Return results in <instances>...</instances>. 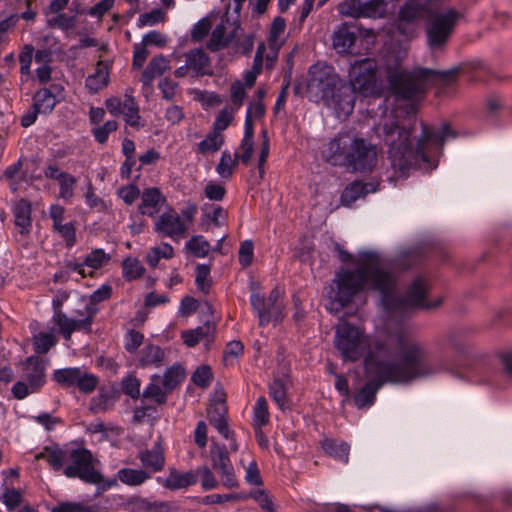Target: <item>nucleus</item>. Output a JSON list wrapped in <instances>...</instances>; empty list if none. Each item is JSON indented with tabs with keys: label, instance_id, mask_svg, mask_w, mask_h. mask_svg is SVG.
Returning <instances> with one entry per match:
<instances>
[{
	"label": "nucleus",
	"instance_id": "obj_46",
	"mask_svg": "<svg viewBox=\"0 0 512 512\" xmlns=\"http://www.w3.org/2000/svg\"><path fill=\"white\" fill-rule=\"evenodd\" d=\"M185 378V371L180 365H174L167 369L162 378L163 386L166 390L172 391L175 389Z\"/></svg>",
	"mask_w": 512,
	"mask_h": 512
},
{
	"label": "nucleus",
	"instance_id": "obj_6",
	"mask_svg": "<svg viewBox=\"0 0 512 512\" xmlns=\"http://www.w3.org/2000/svg\"><path fill=\"white\" fill-rule=\"evenodd\" d=\"M457 70L437 71L416 67L411 71L393 69L388 72V82L394 93L405 100H418L432 85H450Z\"/></svg>",
	"mask_w": 512,
	"mask_h": 512
},
{
	"label": "nucleus",
	"instance_id": "obj_21",
	"mask_svg": "<svg viewBox=\"0 0 512 512\" xmlns=\"http://www.w3.org/2000/svg\"><path fill=\"white\" fill-rule=\"evenodd\" d=\"M157 482L166 489L176 491L195 485V475L192 470L181 472L175 467H170L167 477H158Z\"/></svg>",
	"mask_w": 512,
	"mask_h": 512
},
{
	"label": "nucleus",
	"instance_id": "obj_50",
	"mask_svg": "<svg viewBox=\"0 0 512 512\" xmlns=\"http://www.w3.org/2000/svg\"><path fill=\"white\" fill-rule=\"evenodd\" d=\"M78 369V367H73L55 370L53 379L64 387H74Z\"/></svg>",
	"mask_w": 512,
	"mask_h": 512
},
{
	"label": "nucleus",
	"instance_id": "obj_44",
	"mask_svg": "<svg viewBox=\"0 0 512 512\" xmlns=\"http://www.w3.org/2000/svg\"><path fill=\"white\" fill-rule=\"evenodd\" d=\"M163 358L164 352L159 346L147 345L141 351L140 363L142 366L158 365Z\"/></svg>",
	"mask_w": 512,
	"mask_h": 512
},
{
	"label": "nucleus",
	"instance_id": "obj_59",
	"mask_svg": "<svg viewBox=\"0 0 512 512\" xmlns=\"http://www.w3.org/2000/svg\"><path fill=\"white\" fill-rule=\"evenodd\" d=\"M117 128L118 124L116 121H107L102 126L94 128L93 135L100 144H104L107 142L109 134L116 131Z\"/></svg>",
	"mask_w": 512,
	"mask_h": 512
},
{
	"label": "nucleus",
	"instance_id": "obj_45",
	"mask_svg": "<svg viewBox=\"0 0 512 512\" xmlns=\"http://www.w3.org/2000/svg\"><path fill=\"white\" fill-rule=\"evenodd\" d=\"M185 248L195 257L204 258L210 251V244L203 236L197 235L186 242Z\"/></svg>",
	"mask_w": 512,
	"mask_h": 512
},
{
	"label": "nucleus",
	"instance_id": "obj_63",
	"mask_svg": "<svg viewBox=\"0 0 512 512\" xmlns=\"http://www.w3.org/2000/svg\"><path fill=\"white\" fill-rule=\"evenodd\" d=\"M251 497L259 504L264 512H275L272 498L265 490H256L251 493Z\"/></svg>",
	"mask_w": 512,
	"mask_h": 512
},
{
	"label": "nucleus",
	"instance_id": "obj_23",
	"mask_svg": "<svg viewBox=\"0 0 512 512\" xmlns=\"http://www.w3.org/2000/svg\"><path fill=\"white\" fill-rule=\"evenodd\" d=\"M357 39L356 33L347 25L339 26L332 35V46L339 54L349 53Z\"/></svg>",
	"mask_w": 512,
	"mask_h": 512
},
{
	"label": "nucleus",
	"instance_id": "obj_11",
	"mask_svg": "<svg viewBox=\"0 0 512 512\" xmlns=\"http://www.w3.org/2000/svg\"><path fill=\"white\" fill-rule=\"evenodd\" d=\"M45 363L37 356L28 357L22 363V380L12 387V394L22 400L29 394L38 392L45 384Z\"/></svg>",
	"mask_w": 512,
	"mask_h": 512
},
{
	"label": "nucleus",
	"instance_id": "obj_48",
	"mask_svg": "<svg viewBox=\"0 0 512 512\" xmlns=\"http://www.w3.org/2000/svg\"><path fill=\"white\" fill-rule=\"evenodd\" d=\"M210 331L211 327L206 324L195 329L183 331L181 337L187 346L194 347L200 342V340L208 336Z\"/></svg>",
	"mask_w": 512,
	"mask_h": 512
},
{
	"label": "nucleus",
	"instance_id": "obj_4",
	"mask_svg": "<svg viewBox=\"0 0 512 512\" xmlns=\"http://www.w3.org/2000/svg\"><path fill=\"white\" fill-rule=\"evenodd\" d=\"M320 153L326 163L350 172L370 173L379 161L377 145L352 131L330 138L323 143Z\"/></svg>",
	"mask_w": 512,
	"mask_h": 512
},
{
	"label": "nucleus",
	"instance_id": "obj_43",
	"mask_svg": "<svg viewBox=\"0 0 512 512\" xmlns=\"http://www.w3.org/2000/svg\"><path fill=\"white\" fill-rule=\"evenodd\" d=\"M98 385V378L81 368L78 369L74 387L85 394H89L95 390Z\"/></svg>",
	"mask_w": 512,
	"mask_h": 512
},
{
	"label": "nucleus",
	"instance_id": "obj_41",
	"mask_svg": "<svg viewBox=\"0 0 512 512\" xmlns=\"http://www.w3.org/2000/svg\"><path fill=\"white\" fill-rule=\"evenodd\" d=\"M192 471L195 475V484L200 481L204 490H212L218 487L219 481L208 466H199Z\"/></svg>",
	"mask_w": 512,
	"mask_h": 512
},
{
	"label": "nucleus",
	"instance_id": "obj_38",
	"mask_svg": "<svg viewBox=\"0 0 512 512\" xmlns=\"http://www.w3.org/2000/svg\"><path fill=\"white\" fill-rule=\"evenodd\" d=\"M173 255V247L168 243H162L159 246L150 248L145 259L152 268H155L158 265L160 259H170L173 257Z\"/></svg>",
	"mask_w": 512,
	"mask_h": 512
},
{
	"label": "nucleus",
	"instance_id": "obj_13",
	"mask_svg": "<svg viewBox=\"0 0 512 512\" xmlns=\"http://www.w3.org/2000/svg\"><path fill=\"white\" fill-rule=\"evenodd\" d=\"M282 292L278 288H274L267 298L253 293L250 302L258 315L259 324L264 326L270 322H278L283 317V303L281 301Z\"/></svg>",
	"mask_w": 512,
	"mask_h": 512
},
{
	"label": "nucleus",
	"instance_id": "obj_30",
	"mask_svg": "<svg viewBox=\"0 0 512 512\" xmlns=\"http://www.w3.org/2000/svg\"><path fill=\"white\" fill-rule=\"evenodd\" d=\"M117 478L127 486H140L151 478V473L144 469L121 468L117 471Z\"/></svg>",
	"mask_w": 512,
	"mask_h": 512
},
{
	"label": "nucleus",
	"instance_id": "obj_3",
	"mask_svg": "<svg viewBox=\"0 0 512 512\" xmlns=\"http://www.w3.org/2000/svg\"><path fill=\"white\" fill-rule=\"evenodd\" d=\"M389 343L399 351L402 364L378 360L372 352L369 354L364 360V366L367 376L372 377V380L354 397L355 404L360 409L374 403L376 393L384 382H409L432 376L440 370L437 364L428 360L429 353L424 344L412 337L403 324H399L391 333Z\"/></svg>",
	"mask_w": 512,
	"mask_h": 512
},
{
	"label": "nucleus",
	"instance_id": "obj_33",
	"mask_svg": "<svg viewBox=\"0 0 512 512\" xmlns=\"http://www.w3.org/2000/svg\"><path fill=\"white\" fill-rule=\"evenodd\" d=\"M223 144L224 135L211 131L197 144L195 152L201 155L214 154L221 149Z\"/></svg>",
	"mask_w": 512,
	"mask_h": 512
},
{
	"label": "nucleus",
	"instance_id": "obj_49",
	"mask_svg": "<svg viewBox=\"0 0 512 512\" xmlns=\"http://www.w3.org/2000/svg\"><path fill=\"white\" fill-rule=\"evenodd\" d=\"M57 343V338L52 332H40L34 336V347L37 353H46Z\"/></svg>",
	"mask_w": 512,
	"mask_h": 512
},
{
	"label": "nucleus",
	"instance_id": "obj_9",
	"mask_svg": "<svg viewBox=\"0 0 512 512\" xmlns=\"http://www.w3.org/2000/svg\"><path fill=\"white\" fill-rule=\"evenodd\" d=\"M98 312L95 305L84 303L81 309L75 310V316L69 317L61 309L54 312L52 322L58 328V332L65 338L70 340L75 331L90 332L94 316Z\"/></svg>",
	"mask_w": 512,
	"mask_h": 512
},
{
	"label": "nucleus",
	"instance_id": "obj_37",
	"mask_svg": "<svg viewBox=\"0 0 512 512\" xmlns=\"http://www.w3.org/2000/svg\"><path fill=\"white\" fill-rule=\"evenodd\" d=\"M55 95L47 88L40 89L34 95L35 108L42 114L51 112L56 105Z\"/></svg>",
	"mask_w": 512,
	"mask_h": 512
},
{
	"label": "nucleus",
	"instance_id": "obj_16",
	"mask_svg": "<svg viewBox=\"0 0 512 512\" xmlns=\"http://www.w3.org/2000/svg\"><path fill=\"white\" fill-rule=\"evenodd\" d=\"M106 108L115 116L123 115L126 124L135 129L143 126L140 122L139 107L131 95L109 98L106 100Z\"/></svg>",
	"mask_w": 512,
	"mask_h": 512
},
{
	"label": "nucleus",
	"instance_id": "obj_52",
	"mask_svg": "<svg viewBox=\"0 0 512 512\" xmlns=\"http://www.w3.org/2000/svg\"><path fill=\"white\" fill-rule=\"evenodd\" d=\"M235 112L233 108L222 109L216 116L212 131L222 134V131L226 130L232 122Z\"/></svg>",
	"mask_w": 512,
	"mask_h": 512
},
{
	"label": "nucleus",
	"instance_id": "obj_27",
	"mask_svg": "<svg viewBox=\"0 0 512 512\" xmlns=\"http://www.w3.org/2000/svg\"><path fill=\"white\" fill-rule=\"evenodd\" d=\"M232 37L226 32V25L223 19L215 24L211 30L209 40L206 43V48L211 52H218L229 46Z\"/></svg>",
	"mask_w": 512,
	"mask_h": 512
},
{
	"label": "nucleus",
	"instance_id": "obj_58",
	"mask_svg": "<svg viewBox=\"0 0 512 512\" xmlns=\"http://www.w3.org/2000/svg\"><path fill=\"white\" fill-rule=\"evenodd\" d=\"M140 380L135 376L129 375L122 380L123 392L133 399H137L140 396Z\"/></svg>",
	"mask_w": 512,
	"mask_h": 512
},
{
	"label": "nucleus",
	"instance_id": "obj_62",
	"mask_svg": "<svg viewBox=\"0 0 512 512\" xmlns=\"http://www.w3.org/2000/svg\"><path fill=\"white\" fill-rule=\"evenodd\" d=\"M422 7L416 3H406L399 12V18L402 21L411 22L420 17Z\"/></svg>",
	"mask_w": 512,
	"mask_h": 512
},
{
	"label": "nucleus",
	"instance_id": "obj_24",
	"mask_svg": "<svg viewBox=\"0 0 512 512\" xmlns=\"http://www.w3.org/2000/svg\"><path fill=\"white\" fill-rule=\"evenodd\" d=\"M378 184L374 183H363L361 181H355L345 187L341 195V203L344 206H351L359 198L365 195L375 192Z\"/></svg>",
	"mask_w": 512,
	"mask_h": 512
},
{
	"label": "nucleus",
	"instance_id": "obj_28",
	"mask_svg": "<svg viewBox=\"0 0 512 512\" xmlns=\"http://www.w3.org/2000/svg\"><path fill=\"white\" fill-rule=\"evenodd\" d=\"M254 127L251 120L245 121L244 135L238 149L235 152L236 158L244 165H247L252 157L254 149Z\"/></svg>",
	"mask_w": 512,
	"mask_h": 512
},
{
	"label": "nucleus",
	"instance_id": "obj_61",
	"mask_svg": "<svg viewBox=\"0 0 512 512\" xmlns=\"http://www.w3.org/2000/svg\"><path fill=\"white\" fill-rule=\"evenodd\" d=\"M230 91H231V102L233 104L232 108L235 111H237L242 106L244 99L246 97L244 84L241 81H235L232 83Z\"/></svg>",
	"mask_w": 512,
	"mask_h": 512
},
{
	"label": "nucleus",
	"instance_id": "obj_10",
	"mask_svg": "<svg viewBox=\"0 0 512 512\" xmlns=\"http://www.w3.org/2000/svg\"><path fill=\"white\" fill-rule=\"evenodd\" d=\"M66 464L63 474L68 478H79L89 484L103 482L101 473L94 468L91 452L85 448L70 449Z\"/></svg>",
	"mask_w": 512,
	"mask_h": 512
},
{
	"label": "nucleus",
	"instance_id": "obj_60",
	"mask_svg": "<svg viewBox=\"0 0 512 512\" xmlns=\"http://www.w3.org/2000/svg\"><path fill=\"white\" fill-rule=\"evenodd\" d=\"M213 375L209 366L203 365L196 369L192 375V381L200 387H207L212 381Z\"/></svg>",
	"mask_w": 512,
	"mask_h": 512
},
{
	"label": "nucleus",
	"instance_id": "obj_1",
	"mask_svg": "<svg viewBox=\"0 0 512 512\" xmlns=\"http://www.w3.org/2000/svg\"><path fill=\"white\" fill-rule=\"evenodd\" d=\"M342 262H351L354 268H341L329 288V310L339 309L354 302L359 295L373 291L380 295L384 309L390 314H403L408 308L433 309L443 303L442 297L428 301L425 296L429 283L424 277H417L409 287L406 296H397L398 276L394 264L382 258L375 251H361L357 256L340 252Z\"/></svg>",
	"mask_w": 512,
	"mask_h": 512
},
{
	"label": "nucleus",
	"instance_id": "obj_14",
	"mask_svg": "<svg viewBox=\"0 0 512 512\" xmlns=\"http://www.w3.org/2000/svg\"><path fill=\"white\" fill-rule=\"evenodd\" d=\"M183 58L184 64L174 71L175 77L198 78L213 74L210 57L204 50L200 48L191 49L183 54Z\"/></svg>",
	"mask_w": 512,
	"mask_h": 512
},
{
	"label": "nucleus",
	"instance_id": "obj_26",
	"mask_svg": "<svg viewBox=\"0 0 512 512\" xmlns=\"http://www.w3.org/2000/svg\"><path fill=\"white\" fill-rule=\"evenodd\" d=\"M138 458L142 463L144 470L150 472H159L165 466V456L162 448L159 445L154 446L152 449L141 451Z\"/></svg>",
	"mask_w": 512,
	"mask_h": 512
},
{
	"label": "nucleus",
	"instance_id": "obj_2",
	"mask_svg": "<svg viewBox=\"0 0 512 512\" xmlns=\"http://www.w3.org/2000/svg\"><path fill=\"white\" fill-rule=\"evenodd\" d=\"M374 130L387 149L393 170L390 180L406 178L411 170L421 167V163L427 168H436L434 157L440 154L445 140L455 136L447 123L436 128L423 122L417 136L413 124H405L395 118H385Z\"/></svg>",
	"mask_w": 512,
	"mask_h": 512
},
{
	"label": "nucleus",
	"instance_id": "obj_5",
	"mask_svg": "<svg viewBox=\"0 0 512 512\" xmlns=\"http://www.w3.org/2000/svg\"><path fill=\"white\" fill-rule=\"evenodd\" d=\"M309 99L332 108L338 118L348 117L354 109L356 97L335 69L326 63L310 67L306 85Z\"/></svg>",
	"mask_w": 512,
	"mask_h": 512
},
{
	"label": "nucleus",
	"instance_id": "obj_29",
	"mask_svg": "<svg viewBox=\"0 0 512 512\" xmlns=\"http://www.w3.org/2000/svg\"><path fill=\"white\" fill-rule=\"evenodd\" d=\"M169 68V61L165 56H154L142 73V83L146 86H150L156 77L161 76Z\"/></svg>",
	"mask_w": 512,
	"mask_h": 512
},
{
	"label": "nucleus",
	"instance_id": "obj_51",
	"mask_svg": "<svg viewBox=\"0 0 512 512\" xmlns=\"http://www.w3.org/2000/svg\"><path fill=\"white\" fill-rule=\"evenodd\" d=\"M121 508L127 512H148L150 501L141 497H129L121 503Z\"/></svg>",
	"mask_w": 512,
	"mask_h": 512
},
{
	"label": "nucleus",
	"instance_id": "obj_31",
	"mask_svg": "<svg viewBox=\"0 0 512 512\" xmlns=\"http://www.w3.org/2000/svg\"><path fill=\"white\" fill-rule=\"evenodd\" d=\"M170 392V390H166V387L163 386L162 378L158 375H154L151 377L149 385L145 388L143 397L152 399L158 404H163L166 402L167 395Z\"/></svg>",
	"mask_w": 512,
	"mask_h": 512
},
{
	"label": "nucleus",
	"instance_id": "obj_42",
	"mask_svg": "<svg viewBox=\"0 0 512 512\" xmlns=\"http://www.w3.org/2000/svg\"><path fill=\"white\" fill-rule=\"evenodd\" d=\"M144 266L137 258L128 257L122 262V274L125 280L133 281L143 276Z\"/></svg>",
	"mask_w": 512,
	"mask_h": 512
},
{
	"label": "nucleus",
	"instance_id": "obj_53",
	"mask_svg": "<svg viewBox=\"0 0 512 512\" xmlns=\"http://www.w3.org/2000/svg\"><path fill=\"white\" fill-rule=\"evenodd\" d=\"M58 183L60 186L59 197L65 201H70L74 196V189L77 183L76 178L67 173L65 176H62V179H60Z\"/></svg>",
	"mask_w": 512,
	"mask_h": 512
},
{
	"label": "nucleus",
	"instance_id": "obj_36",
	"mask_svg": "<svg viewBox=\"0 0 512 512\" xmlns=\"http://www.w3.org/2000/svg\"><path fill=\"white\" fill-rule=\"evenodd\" d=\"M110 259L109 254L105 253L103 249L97 248L87 254L83 261L87 272L91 273V277H93L95 271L108 264Z\"/></svg>",
	"mask_w": 512,
	"mask_h": 512
},
{
	"label": "nucleus",
	"instance_id": "obj_55",
	"mask_svg": "<svg viewBox=\"0 0 512 512\" xmlns=\"http://www.w3.org/2000/svg\"><path fill=\"white\" fill-rule=\"evenodd\" d=\"M22 499L23 497L21 492L14 488H6L2 496H0V501L9 511H14L17 507H19L22 503Z\"/></svg>",
	"mask_w": 512,
	"mask_h": 512
},
{
	"label": "nucleus",
	"instance_id": "obj_54",
	"mask_svg": "<svg viewBox=\"0 0 512 512\" xmlns=\"http://www.w3.org/2000/svg\"><path fill=\"white\" fill-rule=\"evenodd\" d=\"M269 422L268 403L265 397L261 396L257 399L254 407V423L261 427Z\"/></svg>",
	"mask_w": 512,
	"mask_h": 512
},
{
	"label": "nucleus",
	"instance_id": "obj_12",
	"mask_svg": "<svg viewBox=\"0 0 512 512\" xmlns=\"http://www.w3.org/2000/svg\"><path fill=\"white\" fill-rule=\"evenodd\" d=\"M377 63L374 59L364 58L351 64L347 85L355 96L360 93L363 96H370L376 91Z\"/></svg>",
	"mask_w": 512,
	"mask_h": 512
},
{
	"label": "nucleus",
	"instance_id": "obj_20",
	"mask_svg": "<svg viewBox=\"0 0 512 512\" xmlns=\"http://www.w3.org/2000/svg\"><path fill=\"white\" fill-rule=\"evenodd\" d=\"M166 203V198L156 187L145 189L141 194V203L138 206L140 214L155 218Z\"/></svg>",
	"mask_w": 512,
	"mask_h": 512
},
{
	"label": "nucleus",
	"instance_id": "obj_32",
	"mask_svg": "<svg viewBox=\"0 0 512 512\" xmlns=\"http://www.w3.org/2000/svg\"><path fill=\"white\" fill-rule=\"evenodd\" d=\"M109 71L107 65L99 61L96 65L95 73L89 75L86 79V87L93 93L98 92L108 84Z\"/></svg>",
	"mask_w": 512,
	"mask_h": 512
},
{
	"label": "nucleus",
	"instance_id": "obj_35",
	"mask_svg": "<svg viewBox=\"0 0 512 512\" xmlns=\"http://www.w3.org/2000/svg\"><path fill=\"white\" fill-rule=\"evenodd\" d=\"M322 448L329 456L344 463L348 462L349 446L346 443L336 439H325Z\"/></svg>",
	"mask_w": 512,
	"mask_h": 512
},
{
	"label": "nucleus",
	"instance_id": "obj_22",
	"mask_svg": "<svg viewBox=\"0 0 512 512\" xmlns=\"http://www.w3.org/2000/svg\"><path fill=\"white\" fill-rule=\"evenodd\" d=\"M30 202L20 199L13 206L14 223L21 235H28L32 227Z\"/></svg>",
	"mask_w": 512,
	"mask_h": 512
},
{
	"label": "nucleus",
	"instance_id": "obj_34",
	"mask_svg": "<svg viewBox=\"0 0 512 512\" xmlns=\"http://www.w3.org/2000/svg\"><path fill=\"white\" fill-rule=\"evenodd\" d=\"M286 29V21L282 17H276L271 23L270 31H269V37H268V43L270 48L276 52L279 50V48L282 46L284 41V33Z\"/></svg>",
	"mask_w": 512,
	"mask_h": 512
},
{
	"label": "nucleus",
	"instance_id": "obj_40",
	"mask_svg": "<svg viewBox=\"0 0 512 512\" xmlns=\"http://www.w3.org/2000/svg\"><path fill=\"white\" fill-rule=\"evenodd\" d=\"M238 162L239 159L236 158V155L232 157L231 153L225 150L221 154L220 161L216 166V171L223 179H229L237 167Z\"/></svg>",
	"mask_w": 512,
	"mask_h": 512
},
{
	"label": "nucleus",
	"instance_id": "obj_56",
	"mask_svg": "<svg viewBox=\"0 0 512 512\" xmlns=\"http://www.w3.org/2000/svg\"><path fill=\"white\" fill-rule=\"evenodd\" d=\"M165 20V13L160 9H154L151 12L141 14L137 21V26L142 28L145 26H154Z\"/></svg>",
	"mask_w": 512,
	"mask_h": 512
},
{
	"label": "nucleus",
	"instance_id": "obj_17",
	"mask_svg": "<svg viewBox=\"0 0 512 512\" xmlns=\"http://www.w3.org/2000/svg\"><path fill=\"white\" fill-rule=\"evenodd\" d=\"M210 453L212 466L220 474L223 486L229 489L238 487L239 483L226 447L213 443Z\"/></svg>",
	"mask_w": 512,
	"mask_h": 512
},
{
	"label": "nucleus",
	"instance_id": "obj_7",
	"mask_svg": "<svg viewBox=\"0 0 512 512\" xmlns=\"http://www.w3.org/2000/svg\"><path fill=\"white\" fill-rule=\"evenodd\" d=\"M334 343L344 361H357L365 352V359L371 352L378 360H384L389 354L387 344L372 342L363 331L344 320L336 326Z\"/></svg>",
	"mask_w": 512,
	"mask_h": 512
},
{
	"label": "nucleus",
	"instance_id": "obj_57",
	"mask_svg": "<svg viewBox=\"0 0 512 512\" xmlns=\"http://www.w3.org/2000/svg\"><path fill=\"white\" fill-rule=\"evenodd\" d=\"M210 267L205 264H200L196 267V284L198 288L205 294L210 289Z\"/></svg>",
	"mask_w": 512,
	"mask_h": 512
},
{
	"label": "nucleus",
	"instance_id": "obj_47",
	"mask_svg": "<svg viewBox=\"0 0 512 512\" xmlns=\"http://www.w3.org/2000/svg\"><path fill=\"white\" fill-rule=\"evenodd\" d=\"M269 394L280 409L287 403V385L282 379H275L269 386Z\"/></svg>",
	"mask_w": 512,
	"mask_h": 512
},
{
	"label": "nucleus",
	"instance_id": "obj_18",
	"mask_svg": "<svg viewBox=\"0 0 512 512\" xmlns=\"http://www.w3.org/2000/svg\"><path fill=\"white\" fill-rule=\"evenodd\" d=\"M154 230L164 237L179 241L186 236L187 226L179 214L169 209L156 218Z\"/></svg>",
	"mask_w": 512,
	"mask_h": 512
},
{
	"label": "nucleus",
	"instance_id": "obj_19",
	"mask_svg": "<svg viewBox=\"0 0 512 512\" xmlns=\"http://www.w3.org/2000/svg\"><path fill=\"white\" fill-rule=\"evenodd\" d=\"M49 215L53 221V229L66 242L68 247L76 243L75 226L72 222L65 221V208L59 204H53L49 208Z\"/></svg>",
	"mask_w": 512,
	"mask_h": 512
},
{
	"label": "nucleus",
	"instance_id": "obj_39",
	"mask_svg": "<svg viewBox=\"0 0 512 512\" xmlns=\"http://www.w3.org/2000/svg\"><path fill=\"white\" fill-rule=\"evenodd\" d=\"M215 21L216 17L213 15L200 19L191 30V39L194 42H202L211 32Z\"/></svg>",
	"mask_w": 512,
	"mask_h": 512
},
{
	"label": "nucleus",
	"instance_id": "obj_25",
	"mask_svg": "<svg viewBox=\"0 0 512 512\" xmlns=\"http://www.w3.org/2000/svg\"><path fill=\"white\" fill-rule=\"evenodd\" d=\"M69 451L70 449H63L58 446H46L41 452L35 455V459H44L53 470L59 471L64 469Z\"/></svg>",
	"mask_w": 512,
	"mask_h": 512
},
{
	"label": "nucleus",
	"instance_id": "obj_8",
	"mask_svg": "<svg viewBox=\"0 0 512 512\" xmlns=\"http://www.w3.org/2000/svg\"><path fill=\"white\" fill-rule=\"evenodd\" d=\"M462 18V13L453 7L431 11L426 23L427 45L433 52L445 48Z\"/></svg>",
	"mask_w": 512,
	"mask_h": 512
},
{
	"label": "nucleus",
	"instance_id": "obj_64",
	"mask_svg": "<svg viewBox=\"0 0 512 512\" xmlns=\"http://www.w3.org/2000/svg\"><path fill=\"white\" fill-rule=\"evenodd\" d=\"M244 352V345L242 342L233 340L226 345L224 350V361L229 364L234 359H237Z\"/></svg>",
	"mask_w": 512,
	"mask_h": 512
},
{
	"label": "nucleus",
	"instance_id": "obj_15",
	"mask_svg": "<svg viewBox=\"0 0 512 512\" xmlns=\"http://www.w3.org/2000/svg\"><path fill=\"white\" fill-rule=\"evenodd\" d=\"M385 0H344L338 6L341 15L353 18H383L386 14Z\"/></svg>",
	"mask_w": 512,
	"mask_h": 512
}]
</instances>
